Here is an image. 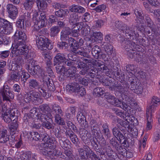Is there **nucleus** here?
Listing matches in <instances>:
<instances>
[{
  "label": "nucleus",
  "mask_w": 160,
  "mask_h": 160,
  "mask_svg": "<svg viewBox=\"0 0 160 160\" xmlns=\"http://www.w3.org/2000/svg\"><path fill=\"white\" fill-rule=\"evenodd\" d=\"M13 38L14 43L12 44V52L16 56L22 54L26 57L29 56V50L23 43L27 39L26 34L22 31H17L14 35Z\"/></svg>",
  "instance_id": "1"
},
{
  "label": "nucleus",
  "mask_w": 160,
  "mask_h": 160,
  "mask_svg": "<svg viewBox=\"0 0 160 160\" xmlns=\"http://www.w3.org/2000/svg\"><path fill=\"white\" fill-rule=\"evenodd\" d=\"M32 19L34 28L36 30H39L47 25L46 17L44 12L41 13L39 16L38 12L34 11Z\"/></svg>",
  "instance_id": "2"
},
{
  "label": "nucleus",
  "mask_w": 160,
  "mask_h": 160,
  "mask_svg": "<svg viewBox=\"0 0 160 160\" xmlns=\"http://www.w3.org/2000/svg\"><path fill=\"white\" fill-rule=\"evenodd\" d=\"M41 137L42 138V140L45 142L44 147L46 149H47L46 150L48 154L50 156L51 158H52V157L57 156L60 154L61 153L59 151H56L54 149H52L51 151L49 150L50 149L48 147H51L52 142L49 137L47 133H44Z\"/></svg>",
  "instance_id": "3"
},
{
  "label": "nucleus",
  "mask_w": 160,
  "mask_h": 160,
  "mask_svg": "<svg viewBox=\"0 0 160 160\" xmlns=\"http://www.w3.org/2000/svg\"><path fill=\"white\" fill-rule=\"evenodd\" d=\"M27 68L29 72L32 75L36 74L40 75L42 72V69L40 67L36 65L34 61L31 60L27 65Z\"/></svg>",
  "instance_id": "4"
},
{
  "label": "nucleus",
  "mask_w": 160,
  "mask_h": 160,
  "mask_svg": "<svg viewBox=\"0 0 160 160\" xmlns=\"http://www.w3.org/2000/svg\"><path fill=\"white\" fill-rule=\"evenodd\" d=\"M56 70L58 73L61 75L66 77L72 76L75 73L76 68L74 67H71L69 69H65L63 66H58L56 67Z\"/></svg>",
  "instance_id": "5"
},
{
  "label": "nucleus",
  "mask_w": 160,
  "mask_h": 160,
  "mask_svg": "<svg viewBox=\"0 0 160 160\" xmlns=\"http://www.w3.org/2000/svg\"><path fill=\"white\" fill-rule=\"evenodd\" d=\"M10 83L9 82H6L3 86L2 89L0 91V93L2 95L3 101H10Z\"/></svg>",
  "instance_id": "6"
},
{
  "label": "nucleus",
  "mask_w": 160,
  "mask_h": 160,
  "mask_svg": "<svg viewBox=\"0 0 160 160\" xmlns=\"http://www.w3.org/2000/svg\"><path fill=\"white\" fill-rule=\"evenodd\" d=\"M17 116L15 115H11V120L12 121L11 126V135L12 136V138H15L14 135L16 133L17 128L18 126V124L17 123Z\"/></svg>",
  "instance_id": "7"
},
{
  "label": "nucleus",
  "mask_w": 160,
  "mask_h": 160,
  "mask_svg": "<svg viewBox=\"0 0 160 160\" xmlns=\"http://www.w3.org/2000/svg\"><path fill=\"white\" fill-rule=\"evenodd\" d=\"M48 42V39L43 36L38 37L37 40V45L38 48L42 50L45 49L46 43Z\"/></svg>",
  "instance_id": "8"
},
{
  "label": "nucleus",
  "mask_w": 160,
  "mask_h": 160,
  "mask_svg": "<svg viewBox=\"0 0 160 160\" xmlns=\"http://www.w3.org/2000/svg\"><path fill=\"white\" fill-rule=\"evenodd\" d=\"M78 66L80 68H82L83 69L81 70L80 72L82 75H85L86 72H88V74L92 78H93L95 76V73L92 72L91 73L89 71L90 69H87L86 68V65L84 63L82 62H80L78 64Z\"/></svg>",
  "instance_id": "9"
},
{
  "label": "nucleus",
  "mask_w": 160,
  "mask_h": 160,
  "mask_svg": "<svg viewBox=\"0 0 160 160\" xmlns=\"http://www.w3.org/2000/svg\"><path fill=\"white\" fill-rule=\"evenodd\" d=\"M152 110H151V108L149 109L148 111H147L146 116L147 119V123L146 128L147 130H149L152 128L151 123L152 121Z\"/></svg>",
  "instance_id": "10"
},
{
  "label": "nucleus",
  "mask_w": 160,
  "mask_h": 160,
  "mask_svg": "<svg viewBox=\"0 0 160 160\" xmlns=\"http://www.w3.org/2000/svg\"><path fill=\"white\" fill-rule=\"evenodd\" d=\"M65 60V58L63 54L61 53L57 54L54 59V61L55 63L56 66V68L57 65L63 66L62 65H60V64L61 65Z\"/></svg>",
  "instance_id": "11"
},
{
  "label": "nucleus",
  "mask_w": 160,
  "mask_h": 160,
  "mask_svg": "<svg viewBox=\"0 0 160 160\" xmlns=\"http://www.w3.org/2000/svg\"><path fill=\"white\" fill-rule=\"evenodd\" d=\"M160 103V98L156 96H153L152 99V105L147 109V111H148L149 109L151 108V110H152V113H153L154 111V107L159 105Z\"/></svg>",
  "instance_id": "12"
},
{
  "label": "nucleus",
  "mask_w": 160,
  "mask_h": 160,
  "mask_svg": "<svg viewBox=\"0 0 160 160\" xmlns=\"http://www.w3.org/2000/svg\"><path fill=\"white\" fill-rule=\"evenodd\" d=\"M92 41L99 42L102 39V34L100 32H94L91 37Z\"/></svg>",
  "instance_id": "13"
},
{
  "label": "nucleus",
  "mask_w": 160,
  "mask_h": 160,
  "mask_svg": "<svg viewBox=\"0 0 160 160\" xmlns=\"http://www.w3.org/2000/svg\"><path fill=\"white\" fill-rule=\"evenodd\" d=\"M70 11L73 12L83 13L85 12V9L82 7L77 5H73L70 8Z\"/></svg>",
  "instance_id": "14"
},
{
  "label": "nucleus",
  "mask_w": 160,
  "mask_h": 160,
  "mask_svg": "<svg viewBox=\"0 0 160 160\" xmlns=\"http://www.w3.org/2000/svg\"><path fill=\"white\" fill-rule=\"evenodd\" d=\"M76 40L72 38H70L69 39V43L71 46V49L72 51L75 53H78L77 49L78 48V43H76Z\"/></svg>",
  "instance_id": "15"
},
{
  "label": "nucleus",
  "mask_w": 160,
  "mask_h": 160,
  "mask_svg": "<svg viewBox=\"0 0 160 160\" xmlns=\"http://www.w3.org/2000/svg\"><path fill=\"white\" fill-rule=\"evenodd\" d=\"M7 131L6 130L0 132V142L4 143L9 140V136L6 135Z\"/></svg>",
  "instance_id": "16"
},
{
  "label": "nucleus",
  "mask_w": 160,
  "mask_h": 160,
  "mask_svg": "<svg viewBox=\"0 0 160 160\" xmlns=\"http://www.w3.org/2000/svg\"><path fill=\"white\" fill-rule=\"evenodd\" d=\"M70 31V29L68 27L65 28L64 30H62L61 35V38L62 40H64L67 39L68 35L71 34Z\"/></svg>",
  "instance_id": "17"
},
{
  "label": "nucleus",
  "mask_w": 160,
  "mask_h": 160,
  "mask_svg": "<svg viewBox=\"0 0 160 160\" xmlns=\"http://www.w3.org/2000/svg\"><path fill=\"white\" fill-rule=\"evenodd\" d=\"M113 133L117 139L119 141L121 140L124 139V137L122 133L120 132L119 130L116 128H114L113 129Z\"/></svg>",
  "instance_id": "18"
},
{
  "label": "nucleus",
  "mask_w": 160,
  "mask_h": 160,
  "mask_svg": "<svg viewBox=\"0 0 160 160\" xmlns=\"http://www.w3.org/2000/svg\"><path fill=\"white\" fill-rule=\"evenodd\" d=\"M95 64L96 67H97V69H98L97 73L100 72H102L107 69V67L102 64L100 62H96Z\"/></svg>",
  "instance_id": "19"
},
{
  "label": "nucleus",
  "mask_w": 160,
  "mask_h": 160,
  "mask_svg": "<svg viewBox=\"0 0 160 160\" xmlns=\"http://www.w3.org/2000/svg\"><path fill=\"white\" fill-rule=\"evenodd\" d=\"M79 85L78 84H68L66 86V89L67 91L72 93L74 92H76L77 88H78Z\"/></svg>",
  "instance_id": "20"
},
{
  "label": "nucleus",
  "mask_w": 160,
  "mask_h": 160,
  "mask_svg": "<svg viewBox=\"0 0 160 160\" xmlns=\"http://www.w3.org/2000/svg\"><path fill=\"white\" fill-rule=\"evenodd\" d=\"M38 118L40 119L42 123L45 122H47L46 121H48V120L49 121H52L51 118H48L47 115L41 113L38 114Z\"/></svg>",
  "instance_id": "21"
},
{
  "label": "nucleus",
  "mask_w": 160,
  "mask_h": 160,
  "mask_svg": "<svg viewBox=\"0 0 160 160\" xmlns=\"http://www.w3.org/2000/svg\"><path fill=\"white\" fill-rule=\"evenodd\" d=\"M34 2L33 0H27L24 3V6L25 9L30 10L33 5Z\"/></svg>",
  "instance_id": "22"
},
{
  "label": "nucleus",
  "mask_w": 160,
  "mask_h": 160,
  "mask_svg": "<svg viewBox=\"0 0 160 160\" xmlns=\"http://www.w3.org/2000/svg\"><path fill=\"white\" fill-rule=\"evenodd\" d=\"M67 12L68 10L60 9L56 12L55 14L58 17L62 18L65 17Z\"/></svg>",
  "instance_id": "23"
},
{
  "label": "nucleus",
  "mask_w": 160,
  "mask_h": 160,
  "mask_svg": "<svg viewBox=\"0 0 160 160\" xmlns=\"http://www.w3.org/2000/svg\"><path fill=\"white\" fill-rule=\"evenodd\" d=\"M37 6L42 9H44L47 7V4L45 0H37Z\"/></svg>",
  "instance_id": "24"
},
{
  "label": "nucleus",
  "mask_w": 160,
  "mask_h": 160,
  "mask_svg": "<svg viewBox=\"0 0 160 160\" xmlns=\"http://www.w3.org/2000/svg\"><path fill=\"white\" fill-rule=\"evenodd\" d=\"M101 50L98 46L96 45L94 46L92 48V52L93 56L94 57H98L99 53L100 52Z\"/></svg>",
  "instance_id": "25"
},
{
  "label": "nucleus",
  "mask_w": 160,
  "mask_h": 160,
  "mask_svg": "<svg viewBox=\"0 0 160 160\" xmlns=\"http://www.w3.org/2000/svg\"><path fill=\"white\" fill-rule=\"evenodd\" d=\"M18 14V9L15 7H12L11 10V18L14 19L16 18Z\"/></svg>",
  "instance_id": "26"
},
{
  "label": "nucleus",
  "mask_w": 160,
  "mask_h": 160,
  "mask_svg": "<svg viewBox=\"0 0 160 160\" xmlns=\"http://www.w3.org/2000/svg\"><path fill=\"white\" fill-rule=\"evenodd\" d=\"M56 122L60 125H63L65 122L63 120L61 117L60 115L58 114H56L55 116Z\"/></svg>",
  "instance_id": "27"
},
{
  "label": "nucleus",
  "mask_w": 160,
  "mask_h": 160,
  "mask_svg": "<svg viewBox=\"0 0 160 160\" xmlns=\"http://www.w3.org/2000/svg\"><path fill=\"white\" fill-rule=\"evenodd\" d=\"M59 31V30L57 26L52 27L51 28V34L52 36L54 37L56 35Z\"/></svg>",
  "instance_id": "28"
},
{
  "label": "nucleus",
  "mask_w": 160,
  "mask_h": 160,
  "mask_svg": "<svg viewBox=\"0 0 160 160\" xmlns=\"http://www.w3.org/2000/svg\"><path fill=\"white\" fill-rule=\"evenodd\" d=\"M31 137L36 141L39 140L40 138L39 134L37 132H32L30 133Z\"/></svg>",
  "instance_id": "29"
},
{
  "label": "nucleus",
  "mask_w": 160,
  "mask_h": 160,
  "mask_svg": "<svg viewBox=\"0 0 160 160\" xmlns=\"http://www.w3.org/2000/svg\"><path fill=\"white\" fill-rule=\"evenodd\" d=\"M87 152L88 153L86 154V156L87 158H90L92 159L95 158L96 155L91 150L90 148L87 149Z\"/></svg>",
  "instance_id": "30"
},
{
  "label": "nucleus",
  "mask_w": 160,
  "mask_h": 160,
  "mask_svg": "<svg viewBox=\"0 0 160 160\" xmlns=\"http://www.w3.org/2000/svg\"><path fill=\"white\" fill-rule=\"evenodd\" d=\"M76 92H78L82 96H84L86 93L85 89L83 87H80L79 86L78 88L76 89Z\"/></svg>",
  "instance_id": "31"
},
{
  "label": "nucleus",
  "mask_w": 160,
  "mask_h": 160,
  "mask_svg": "<svg viewBox=\"0 0 160 160\" xmlns=\"http://www.w3.org/2000/svg\"><path fill=\"white\" fill-rule=\"evenodd\" d=\"M93 92L95 94H97L100 96L102 95L104 93V91L102 89L99 87L95 88L93 90Z\"/></svg>",
  "instance_id": "32"
},
{
  "label": "nucleus",
  "mask_w": 160,
  "mask_h": 160,
  "mask_svg": "<svg viewBox=\"0 0 160 160\" xmlns=\"http://www.w3.org/2000/svg\"><path fill=\"white\" fill-rule=\"evenodd\" d=\"M29 83V86L31 88H35L37 87L38 85V82L34 79L30 80Z\"/></svg>",
  "instance_id": "33"
},
{
  "label": "nucleus",
  "mask_w": 160,
  "mask_h": 160,
  "mask_svg": "<svg viewBox=\"0 0 160 160\" xmlns=\"http://www.w3.org/2000/svg\"><path fill=\"white\" fill-rule=\"evenodd\" d=\"M48 120V121H46L47 122H45L44 123H42V125L43 127L48 129H49L51 128L52 127V119L51 121H49Z\"/></svg>",
  "instance_id": "34"
},
{
  "label": "nucleus",
  "mask_w": 160,
  "mask_h": 160,
  "mask_svg": "<svg viewBox=\"0 0 160 160\" xmlns=\"http://www.w3.org/2000/svg\"><path fill=\"white\" fill-rule=\"evenodd\" d=\"M21 77V75L20 73H18L16 72L15 73L12 75L11 78L13 80L18 81L20 79Z\"/></svg>",
  "instance_id": "35"
},
{
  "label": "nucleus",
  "mask_w": 160,
  "mask_h": 160,
  "mask_svg": "<svg viewBox=\"0 0 160 160\" xmlns=\"http://www.w3.org/2000/svg\"><path fill=\"white\" fill-rule=\"evenodd\" d=\"M160 138V130L156 131L154 133L153 141L156 142Z\"/></svg>",
  "instance_id": "36"
},
{
  "label": "nucleus",
  "mask_w": 160,
  "mask_h": 160,
  "mask_svg": "<svg viewBox=\"0 0 160 160\" xmlns=\"http://www.w3.org/2000/svg\"><path fill=\"white\" fill-rule=\"evenodd\" d=\"M87 149L88 148H85V150H83L82 148H80L79 150V154L82 158H84L85 156H86V154L88 153L87 152Z\"/></svg>",
  "instance_id": "37"
},
{
  "label": "nucleus",
  "mask_w": 160,
  "mask_h": 160,
  "mask_svg": "<svg viewBox=\"0 0 160 160\" xmlns=\"http://www.w3.org/2000/svg\"><path fill=\"white\" fill-rule=\"evenodd\" d=\"M105 50L108 54H111L113 52V47L110 44L108 46H105Z\"/></svg>",
  "instance_id": "38"
},
{
  "label": "nucleus",
  "mask_w": 160,
  "mask_h": 160,
  "mask_svg": "<svg viewBox=\"0 0 160 160\" xmlns=\"http://www.w3.org/2000/svg\"><path fill=\"white\" fill-rule=\"evenodd\" d=\"M69 136L72 142L74 143H76L78 141V139L76 136L72 133H70Z\"/></svg>",
  "instance_id": "39"
},
{
  "label": "nucleus",
  "mask_w": 160,
  "mask_h": 160,
  "mask_svg": "<svg viewBox=\"0 0 160 160\" xmlns=\"http://www.w3.org/2000/svg\"><path fill=\"white\" fill-rule=\"evenodd\" d=\"M106 8L105 5L102 4L99 5L97 6L95 8V10L96 12H100L104 10Z\"/></svg>",
  "instance_id": "40"
},
{
  "label": "nucleus",
  "mask_w": 160,
  "mask_h": 160,
  "mask_svg": "<svg viewBox=\"0 0 160 160\" xmlns=\"http://www.w3.org/2000/svg\"><path fill=\"white\" fill-rule=\"evenodd\" d=\"M10 114L7 113H5L3 116V119L4 121L8 123L10 122Z\"/></svg>",
  "instance_id": "41"
},
{
  "label": "nucleus",
  "mask_w": 160,
  "mask_h": 160,
  "mask_svg": "<svg viewBox=\"0 0 160 160\" xmlns=\"http://www.w3.org/2000/svg\"><path fill=\"white\" fill-rule=\"evenodd\" d=\"M53 46L51 43V42L48 39V42H47L46 43L44 47V48L45 49L44 50H46L47 48L48 49H51L53 48Z\"/></svg>",
  "instance_id": "42"
},
{
  "label": "nucleus",
  "mask_w": 160,
  "mask_h": 160,
  "mask_svg": "<svg viewBox=\"0 0 160 160\" xmlns=\"http://www.w3.org/2000/svg\"><path fill=\"white\" fill-rule=\"evenodd\" d=\"M9 54V51H5L1 52L0 54V57L2 58L8 57Z\"/></svg>",
  "instance_id": "43"
},
{
  "label": "nucleus",
  "mask_w": 160,
  "mask_h": 160,
  "mask_svg": "<svg viewBox=\"0 0 160 160\" xmlns=\"http://www.w3.org/2000/svg\"><path fill=\"white\" fill-rule=\"evenodd\" d=\"M79 23H77L76 24V26H78V25H79ZM77 28L78 29H74L71 32V34L74 37H77L78 35V31L79 28H78V27H77Z\"/></svg>",
  "instance_id": "44"
},
{
  "label": "nucleus",
  "mask_w": 160,
  "mask_h": 160,
  "mask_svg": "<svg viewBox=\"0 0 160 160\" xmlns=\"http://www.w3.org/2000/svg\"><path fill=\"white\" fill-rule=\"evenodd\" d=\"M84 118L85 117L82 113H80L77 115V119L80 123L83 122Z\"/></svg>",
  "instance_id": "45"
},
{
  "label": "nucleus",
  "mask_w": 160,
  "mask_h": 160,
  "mask_svg": "<svg viewBox=\"0 0 160 160\" xmlns=\"http://www.w3.org/2000/svg\"><path fill=\"white\" fill-rule=\"evenodd\" d=\"M21 73L22 74V76H23L21 78L22 79V80L24 82H25L26 81V80L29 78V75L27 72H24L23 71H22Z\"/></svg>",
  "instance_id": "46"
},
{
  "label": "nucleus",
  "mask_w": 160,
  "mask_h": 160,
  "mask_svg": "<svg viewBox=\"0 0 160 160\" xmlns=\"http://www.w3.org/2000/svg\"><path fill=\"white\" fill-rule=\"evenodd\" d=\"M30 152H27L22 155V157L25 160H29L31 158Z\"/></svg>",
  "instance_id": "47"
},
{
  "label": "nucleus",
  "mask_w": 160,
  "mask_h": 160,
  "mask_svg": "<svg viewBox=\"0 0 160 160\" xmlns=\"http://www.w3.org/2000/svg\"><path fill=\"white\" fill-rule=\"evenodd\" d=\"M17 26L18 27L22 29L24 27V21L23 20L20 19L17 22Z\"/></svg>",
  "instance_id": "48"
},
{
  "label": "nucleus",
  "mask_w": 160,
  "mask_h": 160,
  "mask_svg": "<svg viewBox=\"0 0 160 160\" xmlns=\"http://www.w3.org/2000/svg\"><path fill=\"white\" fill-rule=\"evenodd\" d=\"M32 98L31 94H27L25 96L24 100L26 102H28L31 100Z\"/></svg>",
  "instance_id": "49"
},
{
  "label": "nucleus",
  "mask_w": 160,
  "mask_h": 160,
  "mask_svg": "<svg viewBox=\"0 0 160 160\" xmlns=\"http://www.w3.org/2000/svg\"><path fill=\"white\" fill-rule=\"evenodd\" d=\"M123 24L124 23L122 22L117 21L115 22V26L116 28L121 30Z\"/></svg>",
  "instance_id": "50"
},
{
  "label": "nucleus",
  "mask_w": 160,
  "mask_h": 160,
  "mask_svg": "<svg viewBox=\"0 0 160 160\" xmlns=\"http://www.w3.org/2000/svg\"><path fill=\"white\" fill-rule=\"evenodd\" d=\"M83 21L84 22H87L90 19V14L88 12L85 13L83 15Z\"/></svg>",
  "instance_id": "51"
},
{
  "label": "nucleus",
  "mask_w": 160,
  "mask_h": 160,
  "mask_svg": "<svg viewBox=\"0 0 160 160\" xmlns=\"http://www.w3.org/2000/svg\"><path fill=\"white\" fill-rule=\"evenodd\" d=\"M43 55L46 58H48L50 59L51 58V56L50 55L49 51H47L43 52Z\"/></svg>",
  "instance_id": "52"
},
{
  "label": "nucleus",
  "mask_w": 160,
  "mask_h": 160,
  "mask_svg": "<svg viewBox=\"0 0 160 160\" xmlns=\"http://www.w3.org/2000/svg\"><path fill=\"white\" fill-rule=\"evenodd\" d=\"M96 25L98 27H101L103 25L104 22L101 19H99L95 21Z\"/></svg>",
  "instance_id": "53"
},
{
  "label": "nucleus",
  "mask_w": 160,
  "mask_h": 160,
  "mask_svg": "<svg viewBox=\"0 0 160 160\" xmlns=\"http://www.w3.org/2000/svg\"><path fill=\"white\" fill-rule=\"evenodd\" d=\"M53 109L56 112H57L59 113H62V111L61 108L60 107L58 106V105L57 106L56 105H54L53 107Z\"/></svg>",
  "instance_id": "54"
},
{
  "label": "nucleus",
  "mask_w": 160,
  "mask_h": 160,
  "mask_svg": "<svg viewBox=\"0 0 160 160\" xmlns=\"http://www.w3.org/2000/svg\"><path fill=\"white\" fill-rule=\"evenodd\" d=\"M120 104H121V105H117L118 107H120L121 108H122L124 110L126 111L127 109H128V106L124 102H122L121 103L120 102Z\"/></svg>",
  "instance_id": "55"
},
{
  "label": "nucleus",
  "mask_w": 160,
  "mask_h": 160,
  "mask_svg": "<svg viewBox=\"0 0 160 160\" xmlns=\"http://www.w3.org/2000/svg\"><path fill=\"white\" fill-rule=\"evenodd\" d=\"M127 70L129 72L133 71L135 72V71H136L135 69V67L133 65H128L127 67Z\"/></svg>",
  "instance_id": "56"
},
{
  "label": "nucleus",
  "mask_w": 160,
  "mask_h": 160,
  "mask_svg": "<svg viewBox=\"0 0 160 160\" xmlns=\"http://www.w3.org/2000/svg\"><path fill=\"white\" fill-rule=\"evenodd\" d=\"M89 81V80L88 79L83 78L81 81V83L82 85L84 86H87L88 85Z\"/></svg>",
  "instance_id": "57"
},
{
  "label": "nucleus",
  "mask_w": 160,
  "mask_h": 160,
  "mask_svg": "<svg viewBox=\"0 0 160 160\" xmlns=\"http://www.w3.org/2000/svg\"><path fill=\"white\" fill-rule=\"evenodd\" d=\"M132 50L130 49L128 53V55L131 58L135 57V52Z\"/></svg>",
  "instance_id": "58"
},
{
  "label": "nucleus",
  "mask_w": 160,
  "mask_h": 160,
  "mask_svg": "<svg viewBox=\"0 0 160 160\" xmlns=\"http://www.w3.org/2000/svg\"><path fill=\"white\" fill-rule=\"evenodd\" d=\"M143 91V88L141 85L139 86L136 89V92L138 94H141Z\"/></svg>",
  "instance_id": "59"
},
{
  "label": "nucleus",
  "mask_w": 160,
  "mask_h": 160,
  "mask_svg": "<svg viewBox=\"0 0 160 160\" xmlns=\"http://www.w3.org/2000/svg\"><path fill=\"white\" fill-rule=\"evenodd\" d=\"M32 97H34L35 98H38L40 96V94L36 92H33L31 93Z\"/></svg>",
  "instance_id": "60"
},
{
  "label": "nucleus",
  "mask_w": 160,
  "mask_h": 160,
  "mask_svg": "<svg viewBox=\"0 0 160 160\" xmlns=\"http://www.w3.org/2000/svg\"><path fill=\"white\" fill-rule=\"evenodd\" d=\"M56 21V17L55 16L52 15L50 16L49 18V22L51 23Z\"/></svg>",
  "instance_id": "61"
},
{
  "label": "nucleus",
  "mask_w": 160,
  "mask_h": 160,
  "mask_svg": "<svg viewBox=\"0 0 160 160\" xmlns=\"http://www.w3.org/2000/svg\"><path fill=\"white\" fill-rule=\"evenodd\" d=\"M122 28H121V30L123 32H125L126 33H128V27L127 25L126 24H123V26L122 27Z\"/></svg>",
  "instance_id": "62"
},
{
  "label": "nucleus",
  "mask_w": 160,
  "mask_h": 160,
  "mask_svg": "<svg viewBox=\"0 0 160 160\" xmlns=\"http://www.w3.org/2000/svg\"><path fill=\"white\" fill-rule=\"evenodd\" d=\"M13 88L14 91L16 92H19L20 91V86L18 84H15L13 87Z\"/></svg>",
  "instance_id": "63"
},
{
  "label": "nucleus",
  "mask_w": 160,
  "mask_h": 160,
  "mask_svg": "<svg viewBox=\"0 0 160 160\" xmlns=\"http://www.w3.org/2000/svg\"><path fill=\"white\" fill-rule=\"evenodd\" d=\"M48 106L47 105H41L40 106V109L42 111L44 112L46 110V109H47Z\"/></svg>",
  "instance_id": "64"
}]
</instances>
